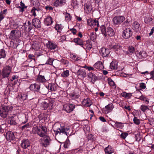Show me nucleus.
Instances as JSON below:
<instances>
[{
  "label": "nucleus",
  "instance_id": "f257e3e1",
  "mask_svg": "<svg viewBox=\"0 0 154 154\" xmlns=\"http://www.w3.org/2000/svg\"><path fill=\"white\" fill-rule=\"evenodd\" d=\"M32 132L34 134H37L41 137H43L47 134V129L45 126L41 125L38 128V126L33 128Z\"/></svg>",
  "mask_w": 154,
  "mask_h": 154
},
{
  "label": "nucleus",
  "instance_id": "f03ea898",
  "mask_svg": "<svg viewBox=\"0 0 154 154\" xmlns=\"http://www.w3.org/2000/svg\"><path fill=\"white\" fill-rule=\"evenodd\" d=\"M12 106H2L0 109V115L4 118H6L11 111L13 109Z\"/></svg>",
  "mask_w": 154,
  "mask_h": 154
},
{
  "label": "nucleus",
  "instance_id": "7ed1b4c3",
  "mask_svg": "<svg viewBox=\"0 0 154 154\" xmlns=\"http://www.w3.org/2000/svg\"><path fill=\"white\" fill-rule=\"evenodd\" d=\"M53 103L54 100L51 99H45L41 103V106L44 110L47 109L48 108L49 109H52Z\"/></svg>",
  "mask_w": 154,
  "mask_h": 154
},
{
  "label": "nucleus",
  "instance_id": "20e7f679",
  "mask_svg": "<svg viewBox=\"0 0 154 154\" xmlns=\"http://www.w3.org/2000/svg\"><path fill=\"white\" fill-rule=\"evenodd\" d=\"M101 31L105 37L107 35L112 36L115 35L114 30L111 27H108L106 29L104 26H102L101 27Z\"/></svg>",
  "mask_w": 154,
  "mask_h": 154
},
{
  "label": "nucleus",
  "instance_id": "39448f33",
  "mask_svg": "<svg viewBox=\"0 0 154 154\" xmlns=\"http://www.w3.org/2000/svg\"><path fill=\"white\" fill-rule=\"evenodd\" d=\"M69 128H65L64 127L60 126V128H57L56 129L54 128V131L55 132V134L56 135H57L59 133L60 134L62 133L67 136L68 135L70 134L71 133Z\"/></svg>",
  "mask_w": 154,
  "mask_h": 154
},
{
  "label": "nucleus",
  "instance_id": "423d86ee",
  "mask_svg": "<svg viewBox=\"0 0 154 154\" xmlns=\"http://www.w3.org/2000/svg\"><path fill=\"white\" fill-rule=\"evenodd\" d=\"M11 69V67L9 66H6L4 67L2 72L3 78H8L10 74Z\"/></svg>",
  "mask_w": 154,
  "mask_h": 154
},
{
  "label": "nucleus",
  "instance_id": "0eeeda50",
  "mask_svg": "<svg viewBox=\"0 0 154 154\" xmlns=\"http://www.w3.org/2000/svg\"><path fill=\"white\" fill-rule=\"evenodd\" d=\"M125 20V17L122 16H117L114 17L112 21L114 24L117 25L121 24Z\"/></svg>",
  "mask_w": 154,
  "mask_h": 154
},
{
  "label": "nucleus",
  "instance_id": "6e6552de",
  "mask_svg": "<svg viewBox=\"0 0 154 154\" xmlns=\"http://www.w3.org/2000/svg\"><path fill=\"white\" fill-rule=\"evenodd\" d=\"M132 33L131 30L130 28H126L123 32V36L125 39H128L132 35Z\"/></svg>",
  "mask_w": 154,
  "mask_h": 154
},
{
  "label": "nucleus",
  "instance_id": "1a4fd4ad",
  "mask_svg": "<svg viewBox=\"0 0 154 154\" xmlns=\"http://www.w3.org/2000/svg\"><path fill=\"white\" fill-rule=\"evenodd\" d=\"M75 107V105L72 104L69 105L65 104L63 107L64 110L68 113H70L72 112Z\"/></svg>",
  "mask_w": 154,
  "mask_h": 154
},
{
  "label": "nucleus",
  "instance_id": "9d476101",
  "mask_svg": "<svg viewBox=\"0 0 154 154\" xmlns=\"http://www.w3.org/2000/svg\"><path fill=\"white\" fill-rule=\"evenodd\" d=\"M48 48L51 50H54L55 51L58 50L57 45L54 43L51 42H48L47 45Z\"/></svg>",
  "mask_w": 154,
  "mask_h": 154
},
{
  "label": "nucleus",
  "instance_id": "9b49d317",
  "mask_svg": "<svg viewBox=\"0 0 154 154\" xmlns=\"http://www.w3.org/2000/svg\"><path fill=\"white\" fill-rule=\"evenodd\" d=\"M30 142L28 139H24L22 140L21 146L24 149H26L30 145Z\"/></svg>",
  "mask_w": 154,
  "mask_h": 154
},
{
  "label": "nucleus",
  "instance_id": "f8f14e48",
  "mask_svg": "<svg viewBox=\"0 0 154 154\" xmlns=\"http://www.w3.org/2000/svg\"><path fill=\"white\" fill-rule=\"evenodd\" d=\"M32 24L36 28H38L41 27V23L40 20L36 18L32 20Z\"/></svg>",
  "mask_w": 154,
  "mask_h": 154
},
{
  "label": "nucleus",
  "instance_id": "ddd939ff",
  "mask_svg": "<svg viewBox=\"0 0 154 154\" xmlns=\"http://www.w3.org/2000/svg\"><path fill=\"white\" fill-rule=\"evenodd\" d=\"M87 23L89 26H94L96 25L98 27L99 26L98 21L96 20H93L92 19H89L88 20Z\"/></svg>",
  "mask_w": 154,
  "mask_h": 154
},
{
  "label": "nucleus",
  "instance_id": "4468645a",
  "mask_svg": "<svg viewBox=\"0 0 154 154\" xmlns=\"http://www.w3.org/2000/svg\"><path fill=\"white\" fill-rule=\"evenodd\" d=\"M66 2V0H56L54 2L53 5L55 7H57L64 5Z\"/></svg>",
  "mask_w": 154,
  "mask_h": 154
},
{
  "label": "nucleus",
  "instance_id": "2eb2a0df",
  "mask_svg": "<svg viewBox=\"0 0 154 154\" xmlns=\"http://www.w3.org/2000/svg\"><path fill=\"white\" fill-rule=\"evenodd\" d=\"M6 137L8 141L13 140L15 138L14 133L10 131H8L6 133Z\"/></svg>",
  "mask_w": 154,
  "mask_h": 154
},
{
  "label": "nucleus",
  "instance_id": "dca6fc26",
  "mask_svg": "<svg viewBox=\"0 0 154 154\" xmlns=\"http://www.w3.org/2000/svg\"><path fill=\"white\" fill-rule=\"evenodd\" d=\"M100 52L103 57H106L109 53V49L105 48H102L100 50Z\"/></svg>",
  "mask_w": 154,
  "mask_h": 154
},
{
  "label": "nucleus",
  "instance_id": "f3484780",
  "mask_svg": "<svg viewBox=\"0 0 154 154\" xmlns=\"http://www.w3.org/2000/svg\"><path fill=\"white\" fill-rule=\"evenodd\" d=\"M40 85L36 83L31 84L29 86V89L30 90L36 91H38L40 90Z\"/></svg>",
  "mask_w": 154,
  "mask_h": 154
},
{
  "label": "nucleus",
  "instance_id": "a211bd4d",
  "mask_svg": "<svg viewBox=\"0 0 154 154\" xmlns=\"http://www.w3.org/2000/svg\"><path fill=\"white\" fill-rule=\"evenodd\" d=\"M133 29L134 30L137 32L141 29L140 24L137 21H135L133 24Z\"/></svg>",
  "mask_w": 154,
  "mask_h": 154
},
{
  "label": "nucleus",
  "instance_id": "6ab92c4d",
  "mask_svg": "<svg viewBox=\"0 0 154 154\" xmlns=\"http://www.w3.org/2000/svg\"><path fill=\"white\" fill-rule=\"evenodd\" d=\"M24 27L25 30L28 32H29L32 29V26L31 25L30 21H28L26 24V22L24 24Z\"/></svg>",
  "mask_w": 154,
  "mask_h": 154
},
{
  "label": "nucleus",
  "instance_id": "aec40b11",
  "mask_svg": "<svg viewBox=\"0 0 154 154\" xmlns=\"http://www.w3.org/2000/svg\"><path fill=\"white\" fill-rule=\"evenodd\" d=\"M53 22L52 19L50 16H48L44 20L45 24L47 26L51 25Z\"/></svg>",
  "mask_w": 154,
  "mask_h": 154
},
{
  "label": "nucleus",
  "instance_id": "412c9836",
  "mask_svg": "<svg viewBox=\"0 0 154 154\" xmlns=\"http://www.w3.org/2000/svg\"><path fill=\"white\" fill-rule=\"evenodd\" d=\"M114 108L113 105L112 103L108 104L105 107V114H107L110 112Z\"/></svg>",
  "mask_w": 154,
  "mask_h": 154
},
{
  "label": "nucleus",
  "instance_id": "4be33fe9",
  "mask_svg": "<svg viewBox=\"0 0 154 154\" xmlns=\"http://www.w3.org/2000/svg\"><path fill=\"white\" fill-rule=\"evenodd\" d=\"M77 74L79 77L82 78H84L86 75L85 70L83 69L79 70L77 72Z\"/></svg>",
  "mask_w": 154,
  "mask_h": 154
},
{
  "label": "nucleus",
  "instance_id": "5701e85b",
  "mask_svg": "<svg viewBox=\"0 0 154 154\" xmlns=\"http://www.w3.org/2000/svg\"><path fill=\"white\" fill-rule=\"evenodd\" d=\"M84 9L85 12L86 13H90L92 10L91 6L90 4L88 3H86L84 5Z\"/></svg>",
  "mask_w": 154,
  "mask_h": 154
},
{
  "label": "nucleus",
  "instance_id": "b1692460",
  "mask_svg": "<svg viewBox=\"0 0 154 154\" xmlns=\"http://www.w3.org/2000/svg\"><path fill=\"white\" fill-rule=\"evenodd\" d=\"M40 43L38 42H33L32 45V47L35 50L38 51L40 48Z\"/></svg>",
  "mask_w": 154,
  "mask_h": 154
},
{
  "label": "nucleus",
  "instance_id": "393cba45",
  "mask_svg": "<svg viewBox=\"0 0 154 154\" xmlns=\"http://www.w3.org/2000/svg\"><path fill=\"white\" fill-rule=\"evenodd\" d=\"M49 89L46 86L42 87L40 90V93L43 95H46L48 92Z\"/></svg>",
  "mask_w": 154,
  "mask_h": 154
},
{
  "label": "nucleus",
  "instance_id": "a878e982",
  "mask_svg": "<svg viewBox=\"0 0 154 154\" xmlns=\"http://www.w3.org/2000/svg\"><path fill=\"white\" fill-rule=\"evenodd\" d=\"M88 76L91 79V81L92 82L94 83V82L97 80V77L94 74L90 72L88 73Z\"/></svg>",
  "mask_w": 154,
  "mask_h": 154
},
{
  "label": "nucleus",
  "instance_id": "bb28decb",
  "mask_svg": "<svg viewBox=\"0 0 154 154\" xmlns=\"http://www.w3.org/2000/svg\"><path fill=\"white\" fill-rule=\"evenodd\" d=\"M106 154H110L113 152V149L111 146H108L104 149Z\"/></svg>",
  "mask_w": 154,
  "mask_h": 154
},
{
  "label": "nucleus",
  "instance_id": "cd10ccee",
  "mask_svg": "<svg viewBox=\"0 0 154 154\" xmlns=\"http://www.w3.org/2000/svg\"><path fill=\"white\" fill-rule=\"evenodd\" d=\"M110 49L116 52L120 51L121 49L120 45L119 44H116L110 46Z\"/></svg>",
  "mask_w": 154,
  "mask_h": 154
},
{
  "label": "nucleus",
  "instance_id": "c85d7f7f",
  "mask_svg": "<svg viewBox=\"0 0 154 154\" xmlns=\"http://www.w3.org/2000/svg\"><path fill=\"white\" fill-rule=\"evenodd\" d=\"M40 11V9L38 8H36L35 7H33L31 11V12L32 13V15L34 17H35L36 16V14Z\"/></svg>",
  "mask_w": 154,
  "mask_h": 154
},
{
  "label": "nucleus",
  "instance_id": "c756f323",
  "mask_svg": "<svg viewBox=\"0 0 154 154\" xmlns=\"http://www.w3.org/2000/svg\"><path fill=\"white\" fill-rule=\"evenodd\" d=\"M17 82L11 79L10 80L8 79V86H9L13 87Z\"/></svg>",
  "mask_w": 154,
  "mask_h": 154
},
{
  "label": "nucleus",
  "instance_id": "7c9ffc66",
  "mask_svg": "<svg viewBox=\"0 0 154 154\" xmlns=\"http://www.w3.org/2000/svg\"><path fill=\"white\" fill-rule=\"evenodd\" d=\"M74 42L77 45L81 46L83 45V43L81 39L79 38H77L73 39Z\"/></svg>",
  "mask_w": 154,
  "mask_h": 154
},
{
  "label": "nucleus",
  "instance_id": "2f4dec72",
  "mask_svg": "<svg viewBox=\"0 0 154 154\" xmlns=\"http://www.w3.org/2000/svg\"><path fill=\"white\" fill-rule=\"evenodd\" d=\"M8 123L11 125H15L16 122L15 118L13 116H11L9 118Z\"/></svg>",
  "mask_w": 154,
  "mask_h": 154
},
{
  "label": "nucleus",
  "instance_id": "473e14b6",
  "mask_svg": "<svg viewBox=\"0 0 154 154\" xmlns=\"http://www.w3.org/2000/svg\"><path fill=\"white\" fill-rule=\"evenodd\" d=\"M37 80L38 81L41 82H45L46 81V79L44 76L41 75H39L37 77Z\"/></svg>",
  "mask_w": 154,
  "mask_h": 154
},
{
  "label": "nucleus",
  "instance_id": "72a5a7b5",
  "mask_svg": "<svg viewBox=\"0 0 154 154\" xmlns=\"http://www.w3.org/2000/svg\"><path fill=\"white\" fill-rule=\"evenodd\" d=\"M60 62V61L57 60H53V64L52 65L55 68H57L59 66Z\"/></svg>",
  "mask_w": 154,
  "mask_h": 154
},
{
  "label": "nucleus",
  "instance_id": "f704fd0d",
  "mask_svg": "<svg viewBox=\"0 0 154 154\" xmlns=\"http://www.w3.org/2000/svg\"><path fill=\"white\" fill-rule=\"evenodd\" d=\"M94 66L97 69H101L102 68L103 65L101 62H98L94 64Z\"/></svg>",
  "mask_w": 154,
  "mask_h": 154
},
{
  "label": "nucleus",
  "instance_id": "c9c22d12",
  "mask_svg": "<svg viewBox=\"0 0 154 154\" xmlns=\"http://www.w3.org/2000/svg\"><path fill=\"white\" fill-rule=\"evenodd\" d=\"M20 6L19 7V8H20V11L23 12L24 11V9L27 8V6H25V4L23 3L22 1L20 2Z\"/></svg>",
  "mask_w": 154,
  "mask_h": 154
},
{
  "label": "nucleus",
  "instance_id": "e433bc0d",
  "mask_svg": "<svg viewBox=\"0 0 154 154\" xmlns=\"http://www.w3.org/2000/svg\"><path fill=\"white\" fill-rule=\"evenodd\" d=\"M6 57L5 51L3 49L0 50V60L2 59H4Z\"/></svg>",
  "mask_w": 154,
  "mask_h": 154
},
{
  "label": "nucleus",
  "instance_id": "4c0bfd02",
  "mask_svg": "<svg viewBox=\"0 0 154 154\" xmlns=\"http://www.w3.org/2000/svg\"><path fill=\"white\" fill-rule=\"evenodd\" d=\"M138 99L143 101L144 103L145 104H148L149 103V100L143 95L141 96Z\"/></svg>",
  "mask_w": 154,
  "mask_h": 154
},
{
  "label": "nucleus",
  "instance_id": "58836bf2",
  "mask_svg": "<svg viewBox=\"0 0 154 154\" xmlns=\"http://www.w3.org/2000/svg\"><path fill=\"white\" fill-rule=\"evenodd\" d=\"M115 127L117 128L122 129V128L124 126V125H123V123H122L116 122H115Z\"/></svg>",
  "mask_w": 154,
  "mask_h": 154
},
{
  "label": "nucleus",
  "instance_id": "ea45409f",
  "mask_svg": "<svg viewBox=\"0 0 154 154\" xmlns=\"http://www.w3.org/2000/svg\"><path fill=\"white\" fill-rule=\"evenodd\" d=\"M16 30H12L9 34V38L10 39H13L15 38V33Z\"/></svg>",
  "mask_w": 154,
  "mask_h": 154
},
{
  "label": "nucleus",
  "instance_id": "a19ab883",
  "mask_svg": "<svg viewBox=\"0 0 154 154\" xmlns=\"http://www.w3.org/2000/svg\"><path fill=\"white\" fill-rule=\"evenodd\" d=\"M44 137V142L45 143L46 145H49L50 143V139L49 136L46 135V136H45Z\"/></svg>",
  "mask_w": 154,
  "mask_h": 154
},
{
  "label": "nucleus",
  "instance_id": "79ce46f5",
  "mask_svg": "<svg viewBox=\"0 0 154 154\" xmlns=\"http://www.w3.org/2000/svg\"><path fill=\"white\" fill-rule=\"evenodd\" d=\"M148 106H147L143 105L141 106L140 107V109L143 112H145V111L149 109Z\"/></svg>",
  "mask_w": 154,
  "mask_h": 154
},
{
  "label": "nucleus",
  "instance_id": "37998d69",
  "mask_svg": "<svg viewBox=\"0 0 154 154\" xmlns=\"http://www.w3.org/2000/svg\"><path fill=\"white\" fill-rule=\"evenodd\" d=\"M129 54L131 55L134 53L135 51L134 48L133 46H129L128 47Z\"/></svg>",
  "mask_w": 154,
  "mask_h": 154
},
{
  "label": "nucleus",
  "instance_id": "c03bdc74",
  "mask_svg": "<svg viewBox=\"0 0 154 154\" xmlns=\"http://www.w3.org/2000/svg\"><path fill=\"white\" fill-rule=\"evenodd\" d=\"M122 96L124 97L129 98L132 96L131 94L130 93H127L126 92H123L122 94Z\"/></svg>",
  "mask_w": 154,
  "mask_h": 154
},
{
  "label": "nucleus",
  "instance_id": "a18cd8bd",
  "mask_svg": "<svg viewBox=\"0 0 154 154\" xmlns=\"http://www.w3.org/2000/svg\"><path fill=\"white\" fill-rule=\"evenodd\" d=\"M83 103H85V105L88 107L90 106L92 104V103L91 100H88L87 99L83 101Z\"/></svg>",
  "mask_w": 154,
  "mask_h": 154
},
{
  "label": "nucleus",
  "instance_id": "49530a36",
  "mask_svg": "<svg viewBox=\"0 0 154 154\" xmlns=\"http://www.w3.org/2000/svg\"><path fill=\"white\" fill-rule=\"evenodd\" d=\"M65 20L66 21L68 22L71 20L70 15L69 14L67 13H65Z\"/></svg>",
  "mask_w": 154,
  "mask_h": 154
},
{
  "label": "nucleus",
  "instance_id": "de8ad7c7",
  "mask_svg": "<svg viewBox=\"0 0 154 154\" xmlns=\"http://www.w3.org/2000/svg\"><path fill=\"white\" fill-rule=\"evenodd\" d=\"M69 74V71L68 70L64 71L62 73L61 75L62 76L64 77H67Z\"/></svg>",
  "mask_w": 154,
  "mask_h": 154
},
{
  "label": "nucleus",
  "instance_id": "09e8293b",
  "mask_svg": "<svg viewBox=\"0 0 154 154\" xmlns=\"http://www.w3.org/2000/svg\"><path fill=\"white\" fill-rule=\"evenodd\" d=\"M110 67L111 69H115L117 68V65L115 63L112 62L110 64Z\"/></svg>",
  "mask_w": 154,
  "mask_h": 154
},
{
  "label": "nucleus",
  "instance_id": "8fccbe9b",
  "mask_svg": "<svg viewBox=\"0 0 154 154\" xmlns=\"http://www.w3.org/2000/svg\"><path fill=\"white\" fill-rule=\"evenodd\" d=\"M60 62H61L62 64L67 66L69 63V61L66 60L62 59L60 61Z\"/></svg>",
  "mask_w": 154,
  "mask_h": 154
},
{
  "label": "nucleus",
  "instance_id": "3c124183",
  "mask_svg": "<svg viewBox=\"0 0 154 154\" xmlns=\"http://www.w3.org/2000/svg\"><path fill=\"white\" fill-rule=\"evenodd\" d=\"M53 59L52 58H49L48 60L45 63V64H49L51 65L53 64Z\"/></svg>",
  "mask_w": 154,
  "mask_h": 154
},
{
  "label": "nucleus",
  "instance_id": "603ef678",
  "mask_svg": "<svg viewBox=\"0 0 154 154\" xmlns=\"http://www.w3.org/2000/svg\"><path fill=\"white\" fill-rule=\"evenodd\" d=\"M133 121L134 123L136 125H139L140 123V120L136 117H134Z\"/></svg>",
  "mask_w": 154,
  "mask_h": 154
},
{
  "label": "nucleus",
  "instance_id": "864d4df0",
  "mask_svg": "<svg viewBox=\"0 0 154 154\" xmlns=\"http://www.w3.org/2000/svg\"><path fill=\"white\" fill-rule=\"evenodd\" d=\"M108 82L109 84L111 86H115V84L114 82L111 79H108Z\"/></svg>",
  "mask_w": 154,
  "mask_h": 154
},
{
  "label": "nucleus",
  "instance_id": "5fc2aeb1",
  "mask_svg": "<svg viewBox=\"0 0 154 154\" xmlns=\"http://www.w3.org/2000/svg\"><path fill=\"white\" fill-rule=\"evenodd\" d=\"M55 28L57 32H60L61 29V28L59 24H57L55 26Z\"/></svg>",
  "mask_w": 154,
  "mask_h": 154
},
{
  "label": "nucleus",
  "instance_id": "6e6d98bb",
  "mask_svg": "<svg viewBox=\"0 0 154 154\" xmlns=\"http://www.w3.org/2000/svg\"><path fill=\"white\" fill-rule=\"evenodd\" d=\"M152 20V18L150 17H146L144 19L145 22L147 23L151 21Z\"/></svg>",
  "mask_w": 154,
  "mask_h": 154
},
{
  "label": "nucleus",
  "instance_id": "4d7b16f0",
  "mask_svg": "<svg viewBox=\"0 0 154 154\" xmlns=\"http://www.w3.org/2000/svg\"><path fill=\"white\" fill-rule=\"evenodd\" d=\"M72 5L73 6H75L78 5V4L77 0H72Z\"/></svg>",
  "mask_w": 154,
  "mask_h": 154
},
{
  "label": "nucleus",
  "instance_id": "13d9d810",
  "mask_svg": "<svg viewBox=\"0 0 154 154\" xmlns=\"http://www.w3.org/2000/svg\"><path fill=\"white\" fill-rule=\"evenodd\" d=\"M30 127L29 124L28 123H27V124L23 125L22 127H21V129L23 130L24 129L27 128H29Z\"/></svg>",
  "mask_w": 154,
  "mask_h": 154
},
{
  "label": "nucleus",
  "instance_id": "bf43d9fd",
  "mask_svg": "<svg viewBox=\"0 0 154 154\" xmlns=\"http://www.w3.org/2000/svg\"><path fill=\"white\" fill-rule=\"evenodd\" d=\"M140 87L142 89H144L146 88V86L144 83H141L140 84Z\"/></svg>",
  "mask_w": 154,
  "mask_h": 154
},
{
  "label": "nucleus",
  "instance_id": "052dcab7",
  "mask_svg": "<svg viewBox=\"0 0 154 154\" xmlns=\"http://www.w3.org/2000/svg\"><path fill=\"white\" fill-rule=\"evenodd\" d=\"M5 128V125H0V133H3Z\"/></svg>",
  "mask_w": 154,
  "mask_h": 154
},
{
  "label": "nucleus",
  "instance_id": "680f3d73",
  "mask_svg": "<svg viewBox=\"0 0 154 154\" xmlns=\"http://www.w3.org/2000/svg\"><path fill=\"white\" fill-rule=\"evenodd\" d=\"M38 119H39V120L40 121L42 120H45V117H44V116L43 114H40L38 117Z\"/></svg>",
  "mask_w": 154,
  "mask_h": 154
},
{
  "label": "nucleus",
  "instance_id": "e2e57ef3",
  "mask_svg": "<svg viewBox=\"0 0 154 154\" xmlns=\"http://www.w3.org/2000/svg\"><path fill=\"white\" fill-rule=\"evenodd\" d=\"M128 135V134L127 133H122L121 135V137L122 138L125 139Z\"/></svg>",
  "mask_w": 154,
  "mask_h": 154
},
{
  "label": "nucleus",
  "instance_id": "0e129e2a",
  "mask_svg": "<svg viewBox=\"0 0 154 154\" xmlns=\"http://www.w3.org/2000/svg\"><path fill=\"white\" fill-rule=\"evenodd\" d=\"M18 76L16 75H14L12 76L11 79L13 80H14V81H15L16 82H17L18 80Z\"/></svg>",
  "mask_w": 154,
  "mask_h": 154
},
{
  "label": "nucleus",
  "instance_id": "69168bd1",
  "mask_svg": "<svg viewBox=\"0 0 154 154\" xmlns=\"http://www.w3.org/2000/svg\"><path fill=\"white\" fill-rule=\"evenodd\" d=\"M28 57L30 59H32L34 60H35V56L33 54H30L28 55Z\"/></svg>",
  "mask_w": 154,
  "mask_h": 154
},
{
  "label": "nucleus",
  "instance_id": "338daca9",
  "mask_svg": "<svg viewBox=\"0 0 154 154\" xmlns=\"http://www.w3.org/2000/svg\"><path fill=\"white\" fill-rule=\"evenodd\" d=\"M150 75H151L150 79H154V71L151 72L150 73Z\"/></svg>",
  "mask_w": 154,
  "mask_h": 154
},
{
  "label": "nucleus",
  "instance_id": "774afa93",
  "mask_svg": "<svg viewBox=\"0 0 154 154\" xmlns=\"http://www.w3.org/2000/svg\"><path fill=\"white\" fill-rule=\"evenodd\" d=\"M93 136L91 134H89L88 136V140H93Z\"/></svg>",
  "mask_w": 154,
  "mask_h": 154
}]
</instances>
